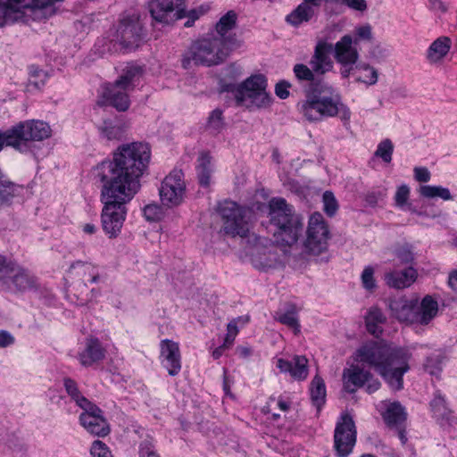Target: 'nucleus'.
I'll return each instance as SVG.
<instances>
[{"label":"nucleus","mask_w":457,"mask_h":457,"mask_svg":"<svg viewBox=\"0 0 457 457\" xmlns=\"http://www.w3.org/2000/svg\"><path fill=\"white\" fill-rule=\"evenodd\" d=\"M418 192L421 197L426 199L440 198L444 201H451L453 199L450 190L441 186H420Z\"/></svg>","instance_id":"38"},{"label":"nucleus","mask_w":457,"mask_h":457,"mask_svg":"<svg viewBox=\"0 0 457 457\" xmlns=\"http://www.w3.org/2000/svg\"><path fill=\"white\" fill-rule=\"evenodd\" d=\"M239 322L242 323L243 325L247 323L248 317H239V318L230 321L227 327V330H228L227 334H228L231 337H236V336L238 333L237 323H239Z\"/></svg>","instance_id":"62"},{"label":"nucleus","mask_w":457,"mask_h":457,"mask_svg":"<svg viewBox=\"0 0 457 457\" xmlns=\"http://www.w3.org/2000/svg\"><path fill=\"white\" fill-rule=\"evenodd\" d=\"M395 256L402 264H408L413 261V253L408 246L396 248Z\"/></svg>","instance_id":"58"},{"label":"nucleus","mask_w":457,"mask_h":457,"mask_svg":"<svg viewBox=\"0 0 457 457\" xmlns=\"http://www.w3.org/2000/svg\"><path fill=\"white\" fill-rule=\"evenodd\" d=\"M276 366L281 372L288 373L298 381L306 379L309 374L308 360L303 355H295L290 361L279 358Z\"/></svg>","instance_id":"21"},{"label":"nucleus","mask_w":457,"mask_h":457,"mask_svg":"<svg viewBox=\"0 0 457 457\" xmlns=\"http://www.w3.org/2000/svg\"><path fill=\"white\" fill-rule=\"evenodd\" d=\"M437 302L431 295H426L420 303H418L416 323L427 325L437 315Z\"/></svg>","instance_id":"28"},{"label":"nucleus","mask_w":457,"mask_h":457,"mask_svg":"<svg viewBox=\"0 0 457 457\" xmlns=\"http://www.w3.org/2000/svg\"><path fill=\"white\" fill-rule=\"evenodd\" d=\"M100 131L109 140L120 139L125 132V126L120 122L104 121Z\"/></svg>","instance_id":"45"},{"label":"nucleus","mask_w":457,"mask_h":457,"mask_svg":"<svg viewBox=\"0 0 457 457\" xmlns=\"http://www.w3.org/2000/svg\"><path fill=\"white\" fill-rule=\"evenodd\" d=\"M120 43L126 48L133 49L142 40V26L136 16L123 19L117 29Z\"/></svg>","instance_id":"18"},{"label":"nucleus","mask_w":457,"mask_h":457,"mask_svg":"<svg viewBox=\"0 0 457 457\" xmlns=\"http://www.w3.org/2000/svg\"><path fill=\"white\" fill-rule=\"evenodd\" d=\"M294 73L299 81H313L315 73L312 69L303 63H297L294 66Z\"/></svg>","instance_id":"51"},{"label":"nucleus","mask_w":457,"mask_h":457,"mask_svg":"<svg viewBox=\"0 0 457 457\" xmlns=\"http://www.w3.org/2000/svg\"><path fill=\"white\" fill-rule=\"evenodd\" d=\"M374 274L375 269L371 266H367L363 269L361 275L362 287L368 291H374L377 287V281Z\"/></svg>","instance_id":"50"},{"label":"nucleus","mask_w":457,"mask_h":457,"mask_svg":"<svg viewBox=\"0 0 457 457\" xmlns=\"http://www.w3.org/2000/svg\"><path fill=\"white\" fill-rule=\"evenodd\" d=\"M407 350L393 344L370 342L356 351L355 360L377 370L393 390L403 387V375L409 370Z\"/></svg>","instance_id":"2"},{"label":"nucleus","mask_w":457,"mask_h":457,"mask_svg":"<svg viewBox=\"0 0 457 457\" xmlns=\"http://www.w3.org/2000/svg\"><path fill=\"white\" fill-rule=\"evenodd\" d=\"M159 194L162 205L176 207L181 204L186 195L183 172L174 170L167 175L161 184Z\"/></svg>","instance_id":"12"},{"label":"nucleus","mask_w":457,"mask_h":457,"mask_svg":"<svg viewBox=\"0 0 457 457\" xmlns=\"http://www.w3.org/2000/svg\"><path fill=\"white\" fill-rule=\"evenodd\" d=\"M139 457H160L152 438L143 440L139 445Z\"/></svg>","instance_id":"55"},{"label":"nucleus","mask_w":457,"mask_h":457,"mask_svg":"<svg viewBox=\"0 0 457 457\" xmlns=\"http://www.w3.org/2000/svg\"><path fill=\"white\" fill-rule=\"evenodd\" d=\"M356 443V429L353 419L343 415L337 423L334 433V448L339 457L349 455Z\"/></svg>","instance_id":"14"},{"label":"nucleus","mask_w":457,"mask_h":457,"mask_svg":"<svg viewBox=\"0 0 457 457\" xmlns=\"http://www.w3.org/2000/svg\"><path fill=\"white\" fill-rule=\"evenodd\" d=\"M12 9L22 12V17L27 10L32 12L35 18H47L55 12V2L62 0H9Z\"/></svg>","instance_id":"19"},{"label":"nucleus","mask_w":457,"mask_h":457,"mask_svg":"<svg viewBox=\"0 0 457 457\" xmlns=\"http://www.w3.org/2000/svg\"><path fill=\"white\" fill-rule=\"evenodd\" d=\"M316 12L317 9L302 2L287 15L286 21L290 25L298 27L303 23L309 22L316 15Z\"/></svg>","instance_id":"30"},{"label":"nucleus","mask_w":457,"mask_h":457,"mask_svg":"<svg viewBox=\"0 0 457 457\" xmlns=\"http://www.w3.org/2000/svg\"><path fill=\"white\" fill-rule=\"evenodd\" d=\"M219 213L225 234L233 237H239L244 245L259 240L254 233L250 232L251 211L249 209L239 206L235 202L225 201L220 204Z\"/></svg>","instance_id":"8"},{"label":"nucleus","mask_w":457,"mask_h":457,"mask_svg":"<svg viewBox=\"0 0 457 457\" xmlns=\"http://www.w3.org/2000/svg\"><path fill=\"white\" fill-rule=\"evenodd\" d=\"M136 195L119 188L103 185L101 198L104 208L101 214L102 227L110 237H117L121 231L127 216V204Z\"/></svg>","instance_id":"5"},{"label":"nucleus","mask_w":457,"mask_h":457,"mask_svg":"<svg viewBox=\"0 0 457 457\" xmlns=\"http://www.w3.org/2000/svg\"><path fill=\"white\" fill-rule=\"evenodd\" d=\"M385 196L386 193L383 190H374L366 194L365 201L370 206H375Z\"/></svg>","instance_id":"60"},{"label":"nucleus","mask_w":457,"mask_h":457,"mask_svg":"<svg viewBox=\"0 0 457 457\" xmlns=\"http://www.w3.org/2000/svg\"><path fill=\"white\" fill-rule=\"evenodd\" d=\"M228 54L226 39L220 37H207L195 41L184 54L183 67L193 64L212 66L224 62Z\"/></svg>","instance_id":"7"},{"label":"nucleus","mask_w":457,"mask_h":457,"mask_svg":"<svg viewBox=\"0 0 457 457\" xmlns=\"http://www.w3.org/2000/svg\"><path fill=\"white\" fill-rule=\"evenodd\" d=\"M161 360L170 376L178 375L181 370L179 345L171 340H162L161 342Z\"/></svg>","instance_id":"20"},{"label":"nucleus","mask_w":457,"mask_h":457,"mask_svg":"<svg viewBox=\"0 0 457 457\" xmlns=\"http://www.w3.org/2000/svg\"><path fill=\"white\" fill-rule=\"evenodd\" d=\"M71 271L81 276L84 281L96 283L99 279L98 272L91 263L76 262L71 266Z\"/></svg>","instance_id":"40"},{"label":"nucleus","mask_w":457,"mask_h":457,"mask_svg":"<svg viewBox=\"0 0 457 457\" xmlns=\"http://www.w3.org/2000/svg\"><path fill=\"white\" fill-rule=\"evenodd\" d=\"M431 408L437 420L452 421L451 410L447 407L445 398L436 395L431 402Z\"/></svg>","instance_id":"42"},{"label":"nucleus","mask_w":457,"mask_h":457,"mask_svg":"<svg viewBox=\"0 0 457 457\" xmlns=\"http://www.w3.org/2000/svg\"><path fill=\"white\" fill-rule=\"evenodd\" d=\"M258 239L245 245V253L250 256L252 264L261 270L275 268L279 264L277 248L264 237H258Z\"/></svg>","instance_id":"11"},{"label":"nucleus","mask_w":457,"mask_h":457,"mask_svg":"<svg viewBox=\"0 0 457 457\" xmlns=\"http://www.w3.org/2000/svg\"><path fill=\"white\" fill-rule=\"evenodd\" d=\"M323 200V210L328 216H333L338 210V204L334 195L330 191H326L322 196Z\"/></svg>","instance_id":"52"},{"label":"nucleus","mask_w":457,"mask_h":457,"mask_svg":"<svg viewBox=\"0 0 457 457\" xmlns=\"http://www.w3.org/2000/svg\"><path fill=\"white\" fill-rule=\"evenodd\" d=\"M237 14L233 11L228 12L223 15L216 25L217 35L214 37H220L228 39L226 34L236 26Z\"/></svg>","instance_id":"44"},{"label":"nucleus","mask_w":457,"mask_h":457,"mask_svg":"<svg viewBox=\"0 0 457 457\" xmlns=\"http://www.w3.org/2000/svg\"><path fill=\"white\" fill-rule=\"evenodd\" d=\"M329 237L328 226L322 214L312 213L309 218L303 243L304 252L312 255L321 254L328 249Z\"/></svg>","instance_id":"9"},{"label":"nucleus","mask_w":457,"mask_h":457,"mask_svg":"<svg viewBox=\"0 0 457 457\" xmlns=\"http://www.w3.org/2000/svg\"><path fill=\"white\" fill-rule=\"evenodd\" d=\"M275 320L292 328L296 334L300 331V324L297 316L296 307L290 305L285 311H278L274 316Z\"/></svg>","instance_id":"37"},{"label":"nucleus","mask_w":457,"mask_h":457,"mask_svg":"<svg viewBox=\"0 0 457 457\" xmlns=\"http://www.w3.org/2000/svg\"><path fill=\"white\" fill-rule=\"evenodd\" d=\"M386 317L381 310L371 307L366 315V327L368 331L375 337L382 333L381 325L385 322Z\"/></svg>","instance_id":"36"},{"label":"nucleus","mask_w":457,"mask_h":457,"mask_svg":"<svg viewBox=\"0 0 457 457\" xmlns=\"http://www.w3.org/2000/svg\"><path fill=\"white\" fill-rule=\"evenodd\" d=\"M266 87L267 80L263 75L251 76L238 86L236 99L239 104H243L247 102V97L250 96V95L262 91V89Z\"/></svg>","instance_id":"27"},{"label":"nucleus","mask_w":457,"mask_h":457,"mask_svg":"<svg viewBox=\"0 0 457 457\" xmlns=\"http://www.w3.org/2000/svg\"><path fill=\"white\" fill-rule=\"evenodd\" d=\"M329 48L330 46L325 42H320L315 46L314 54L309 62L315 74L323 75L333 68V62L328 55Z\"/></svg>","instance_id":"26"},{"label":"nucleus","mask_w":457,"mask_h":457,"mask_svg":"<svg viewBox=\"0 0 457 457\" xmlns=\"http://www.w3.org/2000/svg\"><path fill=\"white\" fill-rule=\"evenodd\" d=\"M143 213L147 220L158 221L165 216V210L162 205L150 204L144 207Z\"/></svg>","instance_id":"47"},{"label":"nucleus","mask_w":457,"mask_h":457,"mask_svg":"<svg viewBox=\"0 0 457 457\" xmlns=\"http://www.w3.org/2000/svg\"><path fill=\"white\" fill-rule=\"evenodd\" d=\"M51 136L52 129L46 122L38 120L21 121L5 131L0 130V151L6 145L20 153H29L32 142L43 141Z\"/></svg>","instance_id":"6"},{"label":"nucleus","mask_w":457,"mask_h":457,"mask_svg":"<svg viewBox=\"0 0 457 457\" xmlns=\"http://www.w3.org/2000/svg\"><path fill=\"white\" fill-rule=\"evenodd\" d=\"M91 457H112L109 447L100 440L93 442L90 448Z\"/></svg>","instance_id":"56"},{"label":"nucleus","mask_w":457,"mask_h":457,"mask_svg":"<svg viewBox=\"0 0 457 457\" xmlns=\"http://www.w3.org/2000/svg\"><path fill=\"white\" fill-rule=\"evenodd\" d=\"M105 356V350L100 341L96 337H90L86 340L85 347L79 353V361L85 367L102 361Z\"/></svg>","instance_id":"25"},{"label":"nucleus","mask_w":457,"mask_h":457,"mask_svg":"<svg viewBox=\"0 0 457 457\" xmlns=\"http://www.w3.org/2000/svg\"><path fill=\"white\" fill-rule=\"evenodd\" d=\"M355 45L356 41L350 35L343 36L334 45V58L340 65V75L343 79H348L359 63L360 54Z\"/></svg>","instance_id":"13"},{"label":"nucleus","mask_w":457,"mask_h":457,"mask_svg":"<svg viewBox=\"0 0 457 457\" xmlns=\"http://www.w3.org/2000/svg\"><path fill=\"white\" fill-rule=\"evenodd\" d=\"M205 12H206V9H204L202 6L199 8H196V9H192L188 12H186L183 9V13L185 14V17L188 18V20L185 22V26L186 27L193 26L195 21H196L200 16L204 14ZM182 18H184V16Z\"/></svg>","instance_id":"59"},{"label":"nucleus","mask_w":457,"mask_h":457,"mask_svg":"<svg viewBox=\"0 0 457 457\" xmlns=\"http://www.w3.org/2000/svg\"><path fill=\"white\" fill-rule=\"evenodd\" d=\"M149 11L154 20L167 24L185 16L183 0H153Z\"/></svg>","instance_id":"15"},{"label":"nucleus","mask_w":457,"mask_h":457,"mask_svg":"<svg viewBox=\"0 0 457 457\" xmlns=\"http://www.w3.org/2000/svg\"><path fill=\"white\" fill-rule=\"evenodd\" d=\"M380 409L385 421L389 426L400 425L406 419L404 408L398 402H383Z\"/></svg>","instance_id":"29"},{"label":"nucleus","mask_w":457,"mask_h":457,"mask_svg":"<svg viewBox=\"0 0 457 457\" xmlns=\"http://www.w3.org/2000/svg\"><path fill=\"white\" fill-rule=\"evenodd\" d=\"M14 337L6 330H0V347H7L14 344Z\"/></svg>","instance_id":"63"},{"label":"nucleus","mask_w":457,"mask_h":457,"mask_svg":"<svg viewBox=\"0 0 457 457\" xmlns=\"http://www.w3.org/2000/svg\"><path fill=\"white\" fill-rule=\"evenodd\" d=\"M424 369L430 375L437 377L442 370L441 361L439 360V357L438 356L428 357L427 359L426 363L424 364Z\"/></svg>","instance_id":"57"},{"label":"nucleus","mask_w":457,"mask_h":457,"mask_svg":"<svg viewBox=\"0 0 457 457\" xmlns=\"http://www.w3.org/2000/svg\"><path fill=\"white\" fill-rule=\"evenodd\" d=\"M301 114L309 121H320L338 117L345 126L349 125L352 112L344 103L341 94L324 81L316 83L306 98L297 104Z\"/></svg>","instance_id":"3"},{"label":"nucleus","mask_w":457,"mask_h":457,"mask_svg":"<svg viewBox=\"0 0 457 457\" xmlns=\"http://www.w3.org/2000/svg\"><path fill=\"white\" fill-rule=\"evenodd\" d=\"M196 169L200 185L208 187L212 172V158L208 153H201L197 159Z\"/></svg>","instance_id":"35"},{"label":"nucleus","mask_w":457,"mask_h":457,"mask_svg":"<svg viewBox=\"0 0 457 457\" xmlns=\"http://www.w3.org/2000/svg\"><path fill=\"white\" fill-rule=\"evenodd\" d=\"M0 286L23 292L36 288L37 278L29 270L5 261L0 268Z\"/></svg>","instance_id":"10"},{"label":"nucleus","mask_w":457,"mask_h":457,"mask_svg":"<svg viewBox=\"0 0 457 457\" xmlns=\"http://www.w3.org/2000/svg\"><path fill=\"white\" fill-rule=\"evenodd\" d=\"M223 127L222 112L219 109L213 110L208 119V129L213 133H218Z\"/></svg>","instance_id":"53"},{"label":"nucleus","mask_w":457,"mask_h":457,"mask_svg":"<svg viewBox=\"0 0 457 457\" xmlns=\"http://www.w3.org/2000/svg\"><path fill=\"white\" fill-rule=\"evenodd\" d=\"M450 39L445 37L436 39L428 47L427 58L430 63L439 62L449 52Z\"/></svg>","instance_id":"32"},{"label":"nucleus","mask_w":457,"mask_h":457,"mask_svg":"<svg viewBox=\"0 0 457 457\" xmlns=\"http://www.w3.org/2000/svg\"><path fill=\"white\" fill-rule=\"evenodd\" d=\"M84 411L79 416L80 424L87 432L97 436H105L109 434L110 428L105 419L102 416L101 410L88 403L87 406L81 407Z\"/></svg>","instance_id":"16"},{"label":"nucleus","mask_w":457,"mask_h":457,"mask_svg":"<svg viewBox=\"0 0 457 457\" xmlns=\"http://www.w3.org/2000/svg\"><path fill=\"white\" fill-rule=\"evenodd\" d=\"M47 74L42 69L37 66L29 68V85L36 88H40L46 82Z\"/></svg>","instance_id":"48"},{"label":"nucleus","mask_w":457,"mask_h":457,"mask_svg":"<svg viewBox=\"0 0 457 457\" xmlns=\"http://www.w3.org/2000/svg\"><path fill=\"white\" fill-rule=\"evenodd\" d=\"M418 273L412 267L403 270H390L384 274L386 285L395 289H404L410 287L417 279Z\"/></svg>","instance_id":"23"},{"label":"nucleus","mask_w":457,"mask_h":457,"mask_svg":"<svg viewBox=\"0 0 457 457\" xmlns=\"http://www.w3.org/2000/svg\"><path fill=\"white\" fill-rule=\"evenodd\" d=\"M272 103L271 96L263 88L262 91L256 92L247 97L245 104L248 108L255 107L257 109H265L270 106Z\"/></svg>","instance_id":"43"},{"label":"nucleus","mask_w":457,"mask_h":457,"mask_svg":"<svg viewBox=\"0 0 457 457\" xmlns=\"http://www.w3.org/2000/svg\"><path fill=\"white\" fill-rule=\"evenodd\" d=\"M142 69L138 66L129 64L122 69L119 79L115 81L126 88L133 90L139 83L142 77Z\"/></svg>","instance_id":"31"},{"label":"nucleus","mask_w":457,"mask_h":457,"mask_svg":"<svg viewBox=\"0 0 457 457\" xmlns=\"http://www.w3.org/2000/svg\"><path fill=\"white\" fill-rule=\"evenodd\" d=\"M371 374L359 365L353 364L343 370V388L348 393H354L370 380Z\"/></svg>","instance_id":"22"},{"label":"nucleus","mask_w":457,"mask_h":457,"mask_svg":"<svg viewBox=\"0 0 457 457\" xmlns=\"http://www.w3.org/2000/svg\"><path fill=\"white\" fill-rule=\"evenodd\" d=\"M413 172L415 179L419 182L426 183L430 180L431 174L425 167H415Z\"/></svg>","instance_id":"61"},{"label":"nucleus","mask_w":457,"mask_h":457,"mask_svg":"<svg viewBox=\"0 0 457 457\" xmlns=\"http://www.w3.org/2000/svg\"><path fill=\"white\" fill-rule=\"evenodd\" d=\"M393 151L394 145L392 141L390 139H384L378 144L375 155L381 158L385 162H390Z\"/></svg>","instance_id":"49"},{"label":"nucleus","mask_w":457,"mask_h":457,"mask_svg":"<svg viewBox=\"0 0 457 457\" xmlns=\"http://www.w3.org/2000/svg\"><path fill=\"white\" fill-rule=\"evenodd\" d=\"M151 159L147 143L123 144L113 153L112 159L102 162L93 170L96 179L103 185L137 195L140 189V178Z\"/></svg>","instance_id":"1"},{"label":"nucleus","mask_w":457,"mask_h":457,"mask_svg":"<svg viewBox=\"0 0 457 457\" xmlns=\"http://www.w3.org/2000/svg\"><path fill=\"white\" fill-rule=\"evenodd\" d=\"M410 197V187L403 184L397 187V190L395 195V205L401 209H403L408 204V200Z\"/></svg>","instance_id":"54"},{"label":"nucleus","mask_w":457,"mask_h":457,"mask_svg":"<svg viewBox=\"0 0 457 457\" xmlns=\"http://www.w3.org/2000/svg\"><path fill=\"white\" fill-rule=\"evenodd\" d=\"M353 72L359 73L355 81L363 83L368 87L376 85L378 80L377 69L367 62H359L355 65Z\"/></svg>","instance_id":"33"},{"label":"nucleus","mask_w":457,"mask_h":457,"mask_svg":"<svg viewBox=\"0 0 457 457\" xmlns=\"http://www.w3.org/2000/svg\"><path fill=\"white\" fill-rule=\"evenodd\" d=\"M269 217L270 223L277 228L273 232L276 242L294 246L303 231V219L280 197L272 198L269 202Z\"/></svg>","instance_id":"4"},{"label":"nucleus","mask_w":457,"mask_h":457,"mask_svg":"<svg viewBox=\"0 0 457 457\" xmlns=\"http://www.w3.org/2000/svg\"><path fill=\"white\" fill-rule=\"evenodd\" d=\"M288 87L289 84L287 82H279L276 85L275 93L279 98L286 99L289 96Z\"/></svg>","instance_id":"64"},{"label":"nucleus","mask_w":457,"mask_h":457,"mask_svg":"<svg viewBox=\"0 0 457 457\" xmlns=\"http://www.w3.org/2000/svg\"><path fill=\"white\" fill-rule=\"evenodd\" d=\"M63 385L68 395L75 401L78 406L81 408L88 405L89 401L80 395L75 381L71 378H65Z\"/></svg>","instance_id":"46"},{"label":"nucleus","mask_w":457,"mask_h":457,"mask_svg":"<svg viewBox=\"0 0 457 457\" xmlns=\"http://www.w3.org/2000/svg\"><path fill=\"white\" fill-rule=\"evenodd\" d=\"M310 393L312 403L320 410L326 400V386L320 376L316 375L312 380Z\"/></svg>","instance_id":"39"},{"label":"nucleus","mask_w":457,"mask_h":457,"mask_svg":"<svg viewBox=\"0 0 457 457\" xmlns=\"http://www.w3.org/2000/svg\"><path fill=\"white\" fill-rule=\"evenodd\" d=\"M387 306L391 315L400 322L416 323L417 296L390 298L387 301Z\"/></svg>","instance_id":"17"},{"label":"nucleus","mask_w":457,"mask_h":457,"mask_svg":"<svg viewBox=\"0 0 457 457\" xmlns=\"http://www.w3.org/2000/svg\"><path fill=\"white\" fill-rule=\"evenodd\" d=\"M131 90L124 87L117 82L106 87L104 96L110 105L120 112H124L129 107V93Z\"/></svg>","instance_id":"24"},{"label":"nucleus","mask_w":457,"mask_h":457,"mask_svg":"<svg viewBox=\"0 0 457 457\" xmlns=\"http://www.w3.org/2000/svg\"><path fill=\"white\" fill-rule=\"evenodd\" d=\"M19 187L10 181L0 170V208L11 204L18 195Z\"/></svg>","instance_id":"34"},{"label":"nucleus","mask_w":457,"mask_h":457,"mask_svg":"<svg viewBox=\"0 0 457 457\" xmlns=\"http://www.w3.org/2000/svg\"><path fill=\"white\" fill-rule=\"evenodd\" d=\"M22 19V12L19 9H12L10 1L6 4H0V27Z\"/></svg>","instance_id":"41"}]
</instances>
